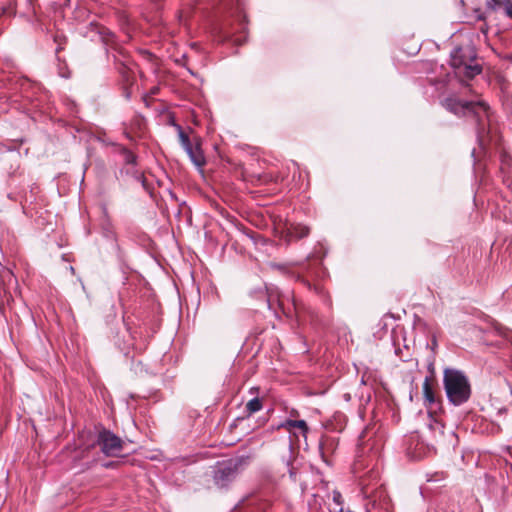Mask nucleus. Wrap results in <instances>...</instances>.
I'll list each match as a JSON object with an SVG mask.
<instances>
[{
	"label": "nucleus",
	"mask_w": 512,
	"mask_h": 512,
	"mask_svg": "<svg viewBox=\"0 0 512 512\" xmlns=\"http://www.w3.org/2000/svg\"><path fill=\"white\" fill-rule=\"evenodd\" d=\"M119 72L123 75H125L126 72V65L121 64V66L118 68Z\"/></svg>",
	"instance_id": "20"
},
{
	"label": "nucleus",
	"mask_w": 512,
	"mask_h": 512,
	"mask_svg": "<svg viewBox=\"0 0 512 512\" xmlns=\"http://www.w3.org/2000/svg\"><path fill=\"white\" fill-rule=\"evenodd\" d=\"M501 6H504L503 0H488L487 7L491 10H497Z\"/></svg>",
	"instance_id": "17"
},
{
	"label": "nucleus",
	"mask_w": 512,
	"mask_h": 512,
	"mask_svg": "<svg viewBox=\"0 0 512 512\" xmlns=\"http://www.w3.org/2000/svg\"><path fill=\"white\" fill-rule=\"evenodd\" d=\"M332 501L334 503V507L330 508V512H345L343 507V497L341 493L337 490L332 492Z\"/></svg>",
	"instance_id": "13"
},
{
	"label": "nucleus",
	"mask_w": 512,
	"mask_h": 512,
	"mask_svg": "<svg viewBox=\"0 0 512 512\" xmlns=\"http://www.w3.org/2000/svg\"><path fill=\"white\" fill-rule=\"evenodd\" d=\"M269 265H270L271 268L278 269V270L283 271V272H285L287 270V267L284 264H278V263H275V262H271Z\"/></svg>",
	"instance_id": "19"
},
{
	"label": "nucleus",
	"mask_w": 512,
	"mask_h": 512,
	"mask_svg": "<svg viewBox=\"0 0 512 512\" xmlns=\"http://www.w3.org/2000/svg\"><path fill=\"white\" fill-rule=\"evenodd\" d=\"M86 29V36L91 37L92 40H95V37H97L105 45H109L114 42L115 34L110 29L98 23L91 22Z\"/></svg>",
	"instance_id": "8"
},
{
	"label": "nucleus",
	"mask_w": 512,
	"mask_h": 512,
	"mask_svg": "<svg viewBox=\"0 0 512 512\" xmlns=\"http://www.w3.org/2000/svg\"><path fill=\"white\" fill-rule=\"evenodd\" d=\"M297 279L303 285H305L309 290L314 291L316 294L321 295V296L325 295V290H324L323 286L320 285L319 283H311L308 279H306L302 276H298Z\"/></svg>",
	"instance_id": "12"
},
{
	"label": "nucleus",
	"mask_w": 512,
	"mask_h": 512,
	"mask_svg": "<svg viewBox=\"0 0 512 512\" xmlns=\"http://www.w3.org/2000/svg\"><path fill=\"white\" fill-rule=\"evenodd\" d=\"M122 155L124 157V161L126 164L135 165L137 161V156L130 150L123 148Z\"/></svg>",
	"instance_id": "16"
},
{
	"label": "nucleus",
	"mask_w": 512,
	"mask_h": 512,
	"mask_svg": "<svg viewBox=\"0 0 512 512\" xmlns=\"http://www.w3.org/2000/svg\"><path fill=\"white\" fill-rule=\"evenodd\" d=\"M443 107L459 117L471 119L476 126L477 137L482 139L489 133L492 111L489 104L479 98L477 100H461L450 96L442 101Z\"/></svg>",
	"instance_id": "1"
},
{
	"label": "nucleus",
	"mask_w": 512,
	"mask_h": 512,
	"mask_svg": "<svg viewBox=\"0 0 512 512\" xmlns=\"http://www.w3.org/2000/svg\"><path fill=\"white\" fill-rule=\"evenodd\" d=\"M292 308H293V310H295V312L298 311V306L295 301H293V303H292Z\"/></svg>",
	"instance_id": "21"
},
{
	"label": "nucleus",
	"mask_w": 512,
	"mask_h": 512,
	"mask_svg": "<svg viewBox=\"0 0 512 512\" xmlns=\"http://www.w3.org/2000/svg\"><path fill=\"white\" fill-rule=\"evenodd\" d=\"M288 298L283 296L277 288H267V305L270 310H273L278 315V309L286 316L292 315L290 305H287Z\"/></svg>",
	"instance_id": "7"
},
{
	"label": "nucleus",
	"mask_w": 512,
	"mask_h": 512,
	"mask_svg": "<svg viewBox=\"0 0 512 512\" xmlns=\"http://www.w3.org/2000/svg\"><path fill=\"white\" fill-rule=\"evenodd\" d=\"M309 234V228L301 224H287L282 231V238L290 243L293 240H299Z\"/></svg>",
	"instance_id": "9"
},
{
	"label": "nucleus",
	"mask_w": 512,
	"mask_h": 512,
	"mask_svg": "<svg viewBox=\"0 0 512 512\" xmlns=\"http://www.w3.org/2000/svg\"><path fill=\"white\" fill-rule=\"evenodd\" d=\"M175 127L178 131V137L181 143V146L189 156L191 162L197 167L202 168L205 163V156L204 153L200 147L199 141H196L195 143H192L189 136L183 131L182 127L180 125L175 124Z\"/></svg>",
	"instance_id": "6"
},
{
	"label": "nucleus",
	"mask_w": 512,
	"mask_h": 512,
	"mask_svg": "<svg viewBox=\"0 0 512 512\" xmlns=\"http://www.w3.org/2000/svg\"><path fill=\"white\" fill-rule=\"evenodd\" d=\"M423 397L425 400V405L429 408H432L439 403L436 399L435 392L429 377H426L423 382Z\"/></svg>",
	"instance_id": "10"
},
{
	"label": "nucleus",
	"mask_w": 512,
	"mask_h": 512,
	"mask_svg": "<svg viewBox=\"0 0 512 512\" xmlns=\"http://www.w3.org/2000/svg\"><path fill=\"white\" fill-rule=\"evenodd\" d=\"M504 1V9L507 17L512 19V0H503Z\"/></svg>",
	"instance_id": "18"
},
{
	"label": "nucleus",
	"mask_w": 512,
	"mask_h": 512,
	"mask_svg": "<svg viewBox=\"0 0 512 512\" xmlns=\"http://www.w3.org/2000/svg\"><path fill=\"white\" fill-rule=\"evenodd\" d=\"M261 409H262V401L259 398H257V397L251 399L246 404V410H247V412L249 414H253L255 412H258Z\"/></svg>",
	"instance_id": "15"
},
{
	"label": "nucleus",
	"mask_w": 512,
	"mask_h": 512,
	"mask_svg": "<svg viewBox=\"0 0 512 512\" xmlns=\"http://www.w3.org/2000/svg\"><path fill=\"white\" fill-rule=\"evenodd\" d=\"M82 438H86V441L79 445L75 451L74 460L88 459L87 464L94 461V458L90 459L88 454L90 450L94 449L97 445L100 446L101 451L108 457L119 456L123 450L124 442L116 434L107 429H102L97 435L91 433L82 434Z\"/></svg>",
	"instance_id": "2"
},
{
	"label": "nucleus",
	"mask_w": 512,
	"mask_h": 512,
	"mask_svg": "<svg viewBox=\"0 0 512 512\" xmlns=\"http://www.w3.org/2000/svg\"><path fill=\"white\" fill-rule=\"evenodd\" d=\"M443 385L448 401L454 406L466 403L471 397V385L464 372L446 368L443 373Z\"/></svg>",
	"instance_id": "4"
},
{
	"label": "nucleus",
	"mask_w": 512,
	"mask_h": 512,
	"mask_svg": "<svg viewBox=\"0 0 512 512\" xmlns=\"http://www.w3.org/2000/svg\"><path fill=\"white\" fill-rule=\"evenodd\" d=\"M450 66L461 80H471L482 72L476 50L469 45L456 47L451 51Z\"/></svg>",
	"instance_id": "3"
},
{
	"label": "nucleus",
	"mask_w": 512,
	"mask_h": 512,
	"mask_svg": "<svg viewBox=\"0 0 512 512\" xmlns=\"http://www.w3.org/2000/svg\"><path fill=\"white\" fill-rule=\"evenodd\" d=\"M103 235L105 238L111 240L114 242V246L117 250L120 249L118 243H117V234L116 232L114 231L112 225L107 222L104 226H103Z\"/></svg>",
	"instance_id": "14"
},
{
	"label": "nucleus",
	"mask_w": 512,
	"mask_h": 512,
	"mask_svg": "<svg viewBox=\"0 0 512 512\" xmlns=\"http://www.w3.org/2000/svg\"><path fill=\"white\" fill-rule=\"evenodd\" d=\"M285 428L288 431H292L293 429H300L303 434L308 431L307 423L304 420H291L287 419L281 424L278 425V429Z\"/></svg>",
	"instance_id": "11"
},
{
	"label": "nucleus",
	"mask_w": 512,
	"mask_h": 512,
	"mask_svg": "<svg viewBox=\"0 0 512 512\" xmlns=\"http://www.w3.org/2000/svg\"><path fill=\"white\" fill-rule=\"evenodd\" d=\"M249 460V456H240L218 463L213 472L215 484L219 487L227 486L249 464Z\"/></svg>",
	"instance_id": "5"
}]
</instances>
